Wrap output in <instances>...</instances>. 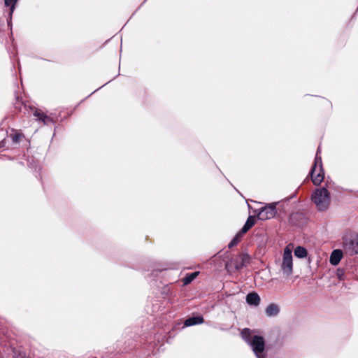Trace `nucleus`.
Instances as JSON below:
<instances>
[{"label": "nucleus", "mask_w": 358, "mask_h": 358, "mask_svg": "<svg viewBox=\"0 0 358 358\" xmlns=\"http://www.w3.org/2000/svg\"><path fill=\"white\" fill-rule=\"evenodd\" d=\"M311 200L318 210L324 211L328 209L330 204V193L325 187L316 189L312 193Z\"/></svg>", "instance_id": "obj_1"}, {"label": "nucleus", "mask_w": 358, "mask_h": 358, "mask_svg": "<svg viewBox=\"0 0 358 358\" xmlns=\"http://www.w3.org/2000/svg\"><path fill=\"white\" fill-rule=\"evenodd\" d=\"M320 147L317 148L313 166L310 170V175L315 185H319L324 180V171L322 169V158L319 155Z\"/></svg>", "instance_id": "obj_2"}, {"label": "nucleus", "mask_w": 358, "mask_h": 358, "mask_svg": "<svg viewBox=\"0 0 358 358\" xmlns=\"http://www.w3.org/2000/svg\"><path fill=\"white\" fill-rule=\"evenodd\" d=\"M343 249L349 255L358 254V235L352 234L343 239Z\"/></svg>", "instance_id": "obj_3"}, {"label": "nucleus", "mask_w": 358, "mask_h": 358, "mask_svg": "<svg viewBox=\"0 0 358 358\" xmlns=\"http://www.w3.org/2000/svg\"><path fill=\"white\" fill-rule=\"evenodd\" d=\"M249 345L251 346L252 351L257 358H266V354L264 352L265 342L263 337L254 336Z\"/></svg>", "instance_id": "obj_4"}, {"label": "nucleus", "mask_w": 358, "mask_h": 358, "mask_svg": "<svg viewBox=\"0 0 358 358\" xmlns=\"http://www.w3.org/2000/svg\"><path fill=\"white\" fill-rule=\"evenodd\" d=\"M281 269L287 276L290 275L293 271L292 250L288 246L284 250Z\"/></svg>", "instance_id": "obj_5"}, {"label": "nucleus", "mask_w": 358, "mask_h": 358, "mask_svg": "<svg viewBox=\"0 0 358 358\" xmlns=\"http://www.w3.org/2000/svg\"><path fill=\"white\" fill-rule=\"evenodd\" d=\"M276 213L275 204L273 203H269L260 209L257 217L260 220H266L274 217Z\"/></svg>", "instance_id": "obj_6"}, {"label": "nucleus", "mask_w": 358, "mask_h": 358, "mask_svg": "<svg viewBox=\"0 0 358 358\" xmlns=\"http://www.w3.org/2000/svg\"><path fill=\"white\" fill-rule=\"evenodd\" d=\"M248 259L249 257L247 255H240L233 259L230 264H227L226 268L229 271L230 267L233 266L236 271H238L244 266L245 262Z\"/></svg>", "instance_id": "obj_7"}, {"label": "nucleus", "mask_w": 358, "mask_h": 358, "mask_svg": "<svg viewBox=\"0 0 358 358\" xmlns=\"http://www.w3.org/2000/svg\"><path fill=\"white\" fill-rule=\"evenodd\" d=\"M34 116L36 117L37 120L41 121L44 124H49L54 122L52 117L48 116L43 112L38 109L34 110Z\"/></svg>", "instance_id": "obj_8"}, {"label": "nucleus", "mask_w": 358, "mask_h": 358, "mask_svg": "<svg viewBox=\"0 0 358 358\" xmlns=\"http://www.w3.org/2000/svg\"><path fill=\"white\" fill-rule=\"evenodd\" d=\"M255 224V217L254 216L250 215L245 224L243 225L241 230L238 233V236H243L245 233H246L250 229H251Z\"/></svg>", "instance_id": "obj_9"}, {"label": "nucleus", "mask_w": 358, "mask_h": 358, "mask_svg": "<svg viewBox=\"0 0 358 358\" xmlns=\"http://www.w3.org/2000/svg\"><path fill=\"white\" fill-rule=\"evenodd\" d=\"M343 257V252L341 250H334L331 255H330V263L336 266L339 264L340 261L341 260Z\"/></svg>", "instance_id": "obj_10"}, {"label": "nucleus", "mask_w": 358, "mask_h": 358, "mask_svg": "<svg viewBox=\"0 0 358 358\" xmlns=\"http://www.w3.org/2000/svg\"><path fill=\"white\" fill-rule=\"evenodd\" d=\"M246 302L249 305L257 306L259 304L260 297L255 292L249 293L246 296Z\"/></svg>", "instance_id": "obj_11"}, {"label": "nucleus", "mask_w": 358, "mask_h": 358, "mask_svg": "<svg viewBox=\"0 0 358 358\" xmlns=\"http://www.w3.org/2000/svg\"><path fill=\"white\" fill-rule=\"evenodd\" d=\"M203 322V318L201 316L192 317L185 321V327H190L196 324H199Z\"/></svg>", "instance_id": "obj_12"}, {"label": "nucleus", "mask_w": 358, "mask_h": 358, "mask_svg": "<svg viewBox=\"0 0 358 358\" xmlns=\"http://www.w3.org/2000/svg\"><path fill=\"white\" fill-rule=\"evenodd\" d=\"M280 312V308L278 305L271 303L266 308V314L267 316L273 317L277 315Z\"/></svg>", "instance_id": "obj_13"}, {"label": "nucleus", "mask_w": 358, "mask_h": 358, "mask_svg": "<svg viewBox=\"0 0 358 358\" xmlns=\"http://www.w3.org/2000/svg\"><path fill=\"white\" fill-rule=\"evenodd\" d=\"M294 255L299 258H304L307 256V250L303 247L298 246L294 250Z\"/></svg>", "instance_id": "obj_14"}, {"label": "nucleus", "mask_w": 358, "mask_h": 358, "mask_svg": "<svg viewBox=\"0 0 358 358\" xmlns=\"http://www.w3.org/2000/svg\"><path fill=\"white\" fill-rule=\"evenodd\" d=\"M198 275H199V272H197V271L187 275L183 279L184 284L187 285V284L190 283L192 280H194L197 277Z\"/></svg>", "instance_id": "obj_15"}, {"label": "nucleus", "mask_w": 358, "mask_h": 358, "mask_svg": "<svg viewBox=\"0 0 358 358\" xmlns=\"http://www.w3.org/2000/svg\"><path fill=\"white\" fill-rule=\"evenodd\" d=\"M4 1H5V5L6 6H10L9 17H10V19H11V15L15 10V3H16L17 0H4Z\"/></svg>", "instance_id": "obj_16"}, {"label": "nucleus", "mask_w": 358, "mask_h": 358, "mask_svg": "<svg viewBox=\"0 0 358 358\" xmlns=\"http://www.w3.org/2000/svg\"><path fill=\"white\" fill-rule=\"evenodd\" d=\"M250 336L251 331L249 329L245 328L242 330L241 336L248 344L251 341V340L250 339Z\"/></svg>", "instance_id": "obj_17"}, {"label": "nucleus", "mask_w": 358, "mask_h": 358, "mask_svg": "<svg viewBox=\"0 0 358 358\" xmlns=\"http://www.w3.org/2000/svg\"><path fill=\"white\" fill-rule=\"evenodd\" d=\"M242 236H238V234L236 235V236L231 241V242L229 243L228 245V247L229 248L235 246L236 245L238 244V243L239 242V238L240 237H241Z\"/></svg>", "instance_id": "obj_18"}, {"label": "nucleus", "mask_w": 358, "mask_h": 358, "mask_svg": "<svg viewBox=\"0 0 358 358\" xmlns=\"http://www.w3.org/2000/svg\"><path fill=\"white\" fill-rule=\"evenodd\" d=\"M10 137L12 138L13 141L14 143H17L19 141V140L21 137V135L20 134H15L11 135Z\"/></svg>", "instance_id": "obj_19"}]
</instances>
